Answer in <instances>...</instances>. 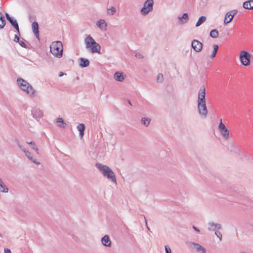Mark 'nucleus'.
Returning a JSON list of instances; mask_svg holds the SVG:
<instances>
[{
    "label": "nucleus",
    "instance_id": "obj_1",
    "mask_svg": "<svg viewBox=\"0 0 253 253\" xmlns=\"http://www.w3.org/2000/svg\"><path fill=\"white\" fill-rule=\"evenodd\" d=\"M95 166L104 178L113 184L115 185L117 184L116 174L111 168L99 163H96Z\"/></svg>",
    "mask_w": 253,
    "mask_h": 253
},
{
    "label": "nucleus",
    "instance_id": "obj_2",
    "mask_svg": "<svg viewBox=\"0 0 253 253\" xmlns=\"http://www.w3.org/2000/svg\"><path fill=\"white\" fill-rule=\"evenodd\" d=\"M86 49L91 53L100 54L101 46L90 36L87 35L84 40Z\"/></svg>",
    "mask_w": 253,
    "mask_h": 253
},
{
    "label": "nucleus",
    "instance_id": "obj_3",
    "mask_svg": "<svg viewBox=\"0 0 253 253\" xmlns=\"http://www.w3.org/2000/svg\"><path fill=\"white\" fill-rule=\"evenodd\" d=\"M17 82L21 89L23 91L25 92L28 95L30 96H33L34 95L35 90L26 81L19 78L17 79Z\"/></svg>",
    "mask_w": 253,
    "mask_h": 253
},
{
    "label": "nucleus",
    "instance_id": "obj_4",
    "mask_svg": "<svg viewBox=\"0 0 253 253\" xmlns=\"http://www.w3.org/2000/svg\"><path fill=\"white\" fill-rule=\"evenodd\" d=\"M51 53L57 58H61L63 55V45L60 41L53 42L50 46Z\"/></svg>",
    "mask_w": 253,
    "mask_h": 253
},
{
    "label": "nucleus",
    "instance_id": "obj_5",
    "mask_svg": "<svg viewBox=\"0 0 253 253\" xmlns=\"http://www.w3.org/2000/svg\"><path fill=\"white\" fill-rule=\"evenodd\" d=\"M187 244L190 250L194 253H207L206 249L197 243L189 242Z\"/></svg>",
    "mask_w": 253,
    "mask_h": 253
},
{
    "label": "nucleus",
    "instance_id": "obj_6",
    "mask_svg": "<svg viewBox=\"0 0 253 253\" xmlns=\"http://www.w3.org/2000/svg\"><path fill=\"white\" fill-rule=\"evenodd\" d=\"M154 5L153 0H147L143 3L142 7L140 9V13L142 15H147L149 12L153 10Z\"/></svg>",
    "mask_w": 253,
    "mask_h": 253
},
{
    "label": "nucleus",
    "instance_id": "obj_7",
    "mask_svg": "<svg viewBox=\"0 0 253 253\" xmlns=\"http://www.w3.org/2000/svg\"><path fill=\"white\" fill-rule=\"evenodd\" d=\"M251 55L246 50H242L240 52L239 59L242 64L245 66H248L251 63Z\"/></svg>",
    "mask_w": 253,
    "mask_h": 253
},
{
    "label": "nucleus",
    "instance_id": "obj_8",
    "mask_svg": "<svg viewBox=\"0 0 253 253\" xmlns=\"http://www.w3.org/2000/svg\"><path fill=\"white\" fill-rule=\"evenodd\" d=\"M198 112L200 115L203 118H205L207 117L208 111L205 102H199L198 103Z\"/></svg>",
    "mask_w": 253,
    "mask_h": 253
},
{
    "label": "nucleus",
    "instance_id": "obj_9",
    "mask_svg": "<svg viewBox=\"0 0 253 253\" xmlns=\"http://www.w3.org/2000/svg\"><path fill=\"white\" fill-rule=\"evenodd\" d=\"M191 46L196 52H199L203 48V44L197 40H193L191 42Z\"/></svg>",
    "mask_w": 253,
    "mask_h": 253
},
{
    "label": "nucleus",
    "instance_id": "obj_10",
    "mask_svg": "<svg viewBox=\"0 0 253 253\" xmlns=\"http://www.w3.org/2000/svg\"><path fill=\"white\" fill-rule=\"evenodd\" d=\"M237 13V10H232L229 12H228L224 17V22L225 24H228L230 23L232 19L235 14Z\"/></svg>",
    "mask_w": 253,
    "mask_h": 253
},
{
    "label": "nucleus",
    "instance_id": "obj_11",
    "mask_svg": "<svg viewBox=\"0 0 253 253\" xmlns=\"http://www.w3.org/2000/svg\"><path fill=\"white\" fill-rule=\"evenodd\" d=\"M206 88L204 86H201L199 92L197 103L205 102Z\"/></svg>",
    "mask_w": 253,
    "mask_h": 253
},
{
    "label": "nucleus",
    "instance_id": "obj_12",
    "mask_svg": "<svg viewBox=\"0 0 253 253\" xmlns=\"http://www.w3.org/2000/svg\"><path fill=\"white\" fill-rule=\"evenodd\" d=\"M31 113L34 118L38 120L42 117L43 112L39 108H34L31 110Z\"/></svg>",
    "mask_w": 253,
    "mask_h": 253
},
{
    "label": "nucleus",
    "instance_id": "obj_13",
    "mask_svg": "<svg viewBox=\"0 0 253 253\" xmlns=\"http://www.w3.org/2000/svg\"><path fill=\"white\" fill-rule=\"evenodd\" d=\"M19 147L23 150V151L25 153L26 156L31 161H32L34 163L37 164V165H40V163L37 161V160L36 159H34L32 156H31V154L30 152H29L28 151L26 150L25 147L23 146L21 144L19 145Z\"/></svg>",
    "mask_w": 253,
    "mask_h": 253
},
{
    "label": "nucleus",
    "instance_id": "obj_14",
    "mask_svg": "<svg viewBox=\"0 0 253 253\" xmlns=\"http://www.w3.org/2000/svg\"><path fill=\"white\" fill-rule=\"evenodd\" d=\"M5 16L7 20L10 23L11 25L17 31L19 34V28L18 24L15 19H12L7 13H5Z\"/></svg>",
    "mask_w": 253,
    "mask_h": 253
},
{
    "label": "nucleus",
    "instance_id": "obj_15",
    "mask_svg": "<svg viewBox=\"0 0 253 253\" xmlns=\"http://www.w3.org/2000/svg\"><path fill=\"white\" fill-rule=\"evenodd\" d=\"M102 244L106 247H110L112 245V242L108 235H105L101 239Z\"/></svg>",
    "mask_w": 253,
    "mask_h": 253
},
{
    "label": "nucleus",
    "instance_id": "obj_16",
    "mask_svg": "<svg viewBox=\"0 0 253 253\" xmlns=\"http://www.w3.org/2000/svg\"><path fill=\"white\" fill-rule=\"evenodd\" d=\"M96 25L103 31H106L107 28V24L103 19H100L96 22Z\"/></svg>",
    "mask_w": 253,
    "mask_h": 253
},
{
    "label": "nucleus",
    "instance_id": "obj_17",
    "mask_svg": "<svg viewBox=\"0 0 253 253\" xmlns=\"http://www.w3.org/2000/svg\"><path fill=\"white\" fill-rule=\"evenodd\" d=\"M209 227V230H211V231H216V229H217L218 230L220 229L222 227V226L219 223H215L213 222H209L208 224Z\"/></svg>",
    "mask_w": 253,
    "mask_h": 253
},
{
    "label": "nucleus",
    "instance_id": "obj_18",
    "mask_svg": "<svg viewBox=\"0 0 253 253\" xmlns=\"http://www.w3.org/2000/svg\"><path fill=\"white\" fill-rule=\"evenodd\" d=\"M33 32L36 38L39 39V25L38 22L35 21L32 24Z\"/></svg>",
    "mask_w": 253,
    "mask_h": 253
},
{
    "label": "nucleus",
    "instance_id": "obj_19",
    "mask_svg": "<svg viewBox=\"0 0 253 253\" xmlns=\"http://www.w3.org/2000/svg\"><path fill=\"white\" fill-rule=\"evenodd\" d=\"M125 76L123 75V73L117 72L114 75V79L118 82H123L125 80Z\"/></svg>",
    "mask_w": 253,
    "mask_h": 253
},
{
    "label": "nucleus",
    "instance_id": "obj_20",
    "mask_svg": "<svg viewBox=\"0 0 253 253\" xmlns=\"http://www.w3.org/2000/svg\"><path fill=\"white\" fill-rule=\"evenodd\" d=\"M80 60V66L82 68H84L87 67L89 65V61L87 59L81 57L79 59Z\"/></svg>",
    "mask_w": 253,
    "mask_h": 253
},
{
    "label": "nucleus",
    "instance_id": "obj_21",
    "mask_svg": "<svg viewBox=\"0 0 253 253\" xmlns=\"http://www.w3.org/2000/svg\"><path fill=\"white\" fill-rule=\"evenodd\" d=\"M243 6L244 8L253 10V0H249L244 2Z\"/></svg>",
    "mask_w": 253,
    "mask_h": 253
},
{
    "label": "nucleus",
    "instance_id": "obj_22",
    "mask_svg": "<svg viewBox=\"0 0 253 253\" xmlns=\"http://www.w3.org/2000/svg\"><path fill=\"white\" fill-rule=\"evenodd\" d=\"M178 19L180 22L182 24H185L187 23L189 19L188 15L187 13H184L182 17H178Z\"/></svg>",
    "mask_w": 253,
    "mask_h": 253
},
{
    "label": "nucleus",
    "instance_id": "obj_23",
    "mask_svg": "<svg viewBox=\"0 0 253 253\" xmlns=\"http://www.w3.org/2000/svg\"><path fill=\"white\" fill-rule=\"evenodd\" d=\"M85 126L84 124H80L77 126V129L80 132V136L82 137L84 134Z\"/></svg>",
    "mask_w": 253,
    "mask_h": 253
},
{
    "label": "nucleus",
    "instance_id": "obj_24",
    "mask_svg": "<svg viewBox=\"0 0 253 253\" xmlns=\"http://www.w3.org/2000/svg\"><path fill=\"white\" fill-rule=\"evenodd\" d=\"M8 191V188L4 184L3 182L0 178V192L2 193H7Z\"/></svg>",
    "mask_w": 253,
    "mask_h": 253
},
{
    "label": "nucleus",
    "instance_id": "obj_25",
    "mask_svg": "<svg viewBox=\"0 0 253 253\" xmlns=\"http://www.w3.org/2000/svg\"><path fill=\"white\" fill-rule=\"evenodd\" d=\"M218 49V46L217 44H214L213 45V50L211 52V54L209 55V57L211 59H213L214 58L217 54V51Z\"/></svg>",
    "mask_w": 253,
    "mask_h": 253
},
{
    "label": "nucleus",
    "instance_id": "obj_26",
    "mask_svg": "<svg viewBox=\"0 0 253 253\" xmlns=\"http://www.w3.org/2000/svg\"><path fill=\"white\" fill-rule=\"evenodd\" d=\"M220 132L221 134L222 135L223 138L224 139L227 140L229 138V131L227 128L220 131Z\"/></svg>",
    "mask_w": 253,
    "mask_h": 253
},
{
    "label": "nucleus",
    "instance_id": "obj_27",
    "mask_svg": "<svg viewBox=\"0 0 253 253\" xmlns=\"http://www.w3.org/2000/svg\"><path fill=\"white\" fill-rule=\"evenodd\" d=\"M206 20V17L204 16H201L196 24V27H199L204 23Z\"/></svg>",
    "mask_w": 253,
    "mask_h": 253
},
{
    "label": "nucleus",
    "instance_id": "obj_28",
    "mask_svg": "<svg viewBox=\"0 0 253 253\" xmlns=\"http://www.w3.org/2000/svg\"><path fill=\"white\" fill-rule=\"evenodd\" d=\"M5 25V20L4 19V17L0 12V29H3Z\"/></svg>",
    "mask_w": 253,
    "mask_h": 253
},
{
    "label": "nucleus",
    "instance_id": "obj_29",
    "mask_svg": "<svg viewBox=\"0 0 253 253\" xmlns=\"http://www.w3.org/2000/svg\"><path fill=\"white\" fill-rule=\"evenodd\" d=\"M151 119L149 118H142L141 119L142 124L146 126H148L150 124Z\"/></svg>",
    "mask_w": 253,
    "mask_h": 253
},
{
    "label": "nucleus",
    "instance_id": "obj_30",
    "mask_svg": "<svg viewBox=\"0 0 253 253\" xmlns=\"http://www.w3.org/2000/svg\"><path fill=\"white\" fill-rule=\"evenodd\" d=\"M116 12V9L115 7L112 6L111 7L107 9V14L108 15H113Z\"/></svg>",
    "mask_w": 253,
    "mask_h": 253
},
{
    "label": "nucleus",
    "instance_id": "obj_31",
    "mask_svg": "<svg viewBox=\"0 0 253 253\" xmlns=\"http://www.w3.org/2000/svg\"><path fill=\"white\" fill-rule=\"evenodd\" d=\"M218 32L217 30L216 29H213V30H212L211 32H210V36L212 38H216L218 37Z\"/></svg>",
    "mask_w": 253,
    "mask_h": 253
},
{
    "label": "nucleus",
    "instance_id": "obj_32",
    "mask_svg": "<svg viewBox=\"0 0 253 253\" xmlns=\"http://www.w3.org/2000/svg\"><path fill=\"white\" fill-rule=\"evenodd\" d=\"M56 122L57 123H58L59 124L58 125V126L59 127H64V125L65 124L64 122V121H63V119L61 118H58L56 119Z\"/></svg>",
    "mask_w": 253,
    "mask_h": 253
},
{
    "label": "nucleus",
    "instance_id": "obj_33",
    "mask_svg": "<svg viewBox=\"0 0 253 253\" xmlns=\"http://www.w3.org/2000/svg\"><path fill=\"white\" fill-rule=\"evenodd\" d=\"M28 145L29 146V147L31 148V149L35 150L36 152H37V154H39L38 148L37 146L35 145V143H28Z\"/></svg>",
    "mask_w": 253,
    "mask_h": 253
},
{
    "label": "nucleus",
    "instance_id": "obj_34",
    "mask_svg": "<svg viewBox=\"0 0 253 253\" xmlns=\"http://www.w3.org/2000/svg\"><path fill=\"white\" fill-rule=\"evenodd\" d=\"M226 128H227V127H226L225 125L222 123V119H220L219 124L218 126V129H219V131H221V130H223Z\"/></svg>",
    "mask_w": 253,
    "mask_h": 253
},
{
    "label": "nucleus",
    "instance_id": "obj_35",
    "mask_svg": "<svg viewBox=\"0 0 253 253\" xmlns=\"http://www.w3.org/2000/svg\"><path fill=\"white\" fill-rule=\"evenodd\" d=\"M164 80V77L162 74H159L157 77V81L158 83H162Z\"/></svg>",
    "mask_w": 253,
    "mask_h": 253
},
{
    "label": "nucleus",
    "instance_id": "obj_36",
    "mask_svg": "<svg viewBox=\"0 0 253 253\" xmlns=\"http://www.w3.org/2000/svg\"><path fill=\"white\" fill-rule=\"evenodd\" d=\"M215 235L219 238V240L221 241L222 237V235L221 232L218 231H215Z\"/></svg>",
    "mask_w": 253,
    "mask_h": 253
},
{
    "label": "nucleus",
    "instance_id": "obj_37",
    "mask_svg": "<svg viewBox=\"0 0 253 253\" xmlns=\"http://www.w3.org/2000/svg\"><path fill=\"white\" fill-rule=\"evenodd\" d=\"M165 249L166 253H171V250L170 248L167 245L165 246Z\"/></svg>",
    "mask_w": 253,
    "mask_h": 253
},
{
    "label": "nucleus",
    "instance_id": "obj_38",
    "mask_svg": "<svg viewBox=\"0 0 253 253\" xmlns=\"http://www.w3.org/2000/svg\"><path fill=\"white\" fill-rule=\"evenodd\" d=\"M19 44L22 46V47H25L26 48L27 47V44L24 41H20L19 42Z\"/></svg>",
    "mask_w": 253,
    "mask_h": 253
},
{
    "label": "nucleus",
    "instance_id": "obj_39",
    "mask_svg": "<svg viewBox=\"0 0 253 253\" xmlns=\"http://www.w3.org/2000/svg\"><path fill=\"white\" fill-rule=\"evenodd\" d=\"M135 56L136 58H143V56L140 53H136L135 55Z\"/></svg>",
    "mask_w": 253,
    "mask_h": 253
},
{
    "label": "nucleus",
    "instance_id": "obj_40",
    "mask_svg": "<svg viewBox=\"0 0 253 253\" xmlns=\"http://www.w3.org/2000/svg\"><path fill=\"white\" fill-rule=\"evenodd\" d=\"M14 41L16 42H19L20 41L19 37L17 35H15Z\"/></svg>",
    "mask_w": 253,
    "mask_h": 253
},
{
    "label": "nucleus",
    "instance_id": "obj_41",
    "mask_svg": "<svg viewBox=\"0 0 253 253\" xmlns=\"http://www.w3.org/2000/svg\"><path fill=\"white\" fill-rule=\"evenodd\" d=\"M4 253H11V251L8 249H4Z\"/></svg>",
    "mask_w": 253,
    "mask_h": 253
},
{
    "label": "nucleus",
    "instance_id": "obj_42",
    "mask_svg": "<svg viewBox=\"0 0 253 253\" xmlns=\"http://www.w3.org/2000/svg\"><path fill=\"white\" fill-rule=\"evenodd\" d=\"M193 228L196 232H200V230L199 229H198L197 227H196L195 226H193Z\"/></svg>",
    "mask_w": 253,
    "mask_h": 253
},
{
    "label": "nucleus",
    "instance_id": "obj_43",
    "mask_svg": "<svg viewBox=\"0 0 253 253\" xmlns=\"http://www.w3.org/2000/svg\"><path fill=\"white\" fill-rule=\"evenodd\" d=\"M63 75H64V73L63 72H60L59 73V77H62V76H63Z\"/></svg>",
    "mask_w": 253,
    "mask_h": 253
},
{
    "label": "nucleus",
    "instance_id": "obj_44",
    "mask_svg": "<svg viewBox=\"0 0 253 253\" xmlns=\"http://www.w3.org/2000/svg\"><path fill=\"white\" fill-rule=\"evenodd\" d=\"M145 223H146V227H147V228L148 230H150V228L149 227L147 226V220H145Z\"/></svg>",
    "mask_w": 253,
    "mask_h": 253
},
{
    "label": "nucleus",
    "instance_id": "obj_45",
    "mask_svg": "<svg viewBox=\"0 0 253 253\" xmlns=\"http://www.w3.org/2000/svg\"><path fill=\"white\" fill-rule=\"evenodd\" d=\"M127 102H128V104H129V105H132V104H131V101H130V100H127Z\"/></svg>",
    "mask_w": 253,
    "mask_h": 253
}]
</instances>
